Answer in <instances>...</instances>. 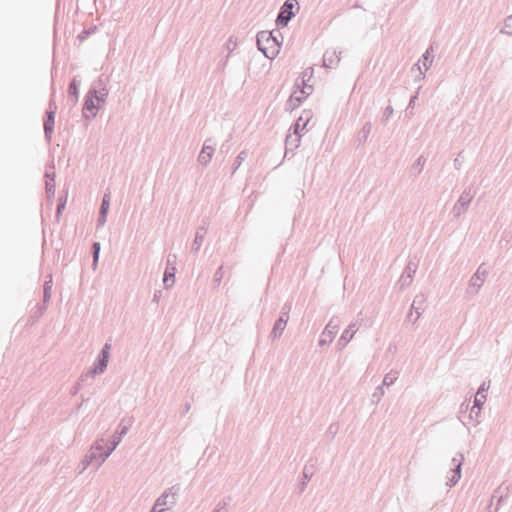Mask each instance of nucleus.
I'll list each match as a JSON object with an SVG mask.
<instances>
[{"mask_svg":"<svg viewBox=\"0 0 512 512\" xmlns=\"http://www.w3.org/2000/svg\"><path fill=\"white\" fill-rule=\"evenodd\" d=\"M384 395V387L383 385H379L375 388L374 393L372 394V403H378L382 396Z\"/></svg>","mask_w":512,"mask_h":512,"instance_id":"42","label":"nucleus"},{"mask_svg":"<svg viewBox=\"0 0 512 512\" xmlns=\"http://www.w3.org/2000/svg\"><path fill=\"white\" fill-rule=\"evenodd\" d=\"M55 125V115L52 114L51 111H45L43 117V130H44V138L47 144L51 143L52 135L54 132Z\"/></svg>","mask_w":512,"mask_h":512,"instance_id":"13","label":"nucleus"},{"mask_svg":"<svg viewBox=\"0 0 512 512\" xmlns=\"http://www.w3.org/2000/svg\"><path fill=\"white\" fill-rule=\"evenodd\" d=\"M94 454L93 452H87L84 458L81 461L82 464V470L87 469L89 466H93L95 469V462L93 461Z\"/></svg>","mask_w":512,"mask_h":512,"instance_id":"38","label":"nucleus"},{"mask_svg":"<svg viewBox=\"0 0 512 512\" xmlns=\"http://www.w3.org/2000/svg\"><path fill=\"white\" fill-rule=\"evenodd\" d=\"M461 155H462V152H459L457 157L454 159V167L457 170H460L462 167V164H463V161L460 159Z\"/></svg>","mask_w":512,"mask_h":512,"instance_id":"56","label":"nucleus"},{"mask_svg":"<svg viewBox=\"0 0 512 512\" xmlns=\"http://www.w3.org/2000/svg\"><path fill=\"white\" fill-rule=\"evenodd\" d=\"M101 251V244L97 241L92 242L90 249V256H99Z\"/></svg>","mask_w":512,"mask_h":512,"instance_id":"50","label":"nucleus"},{"mask_svg":"<svg viewBox=\"0 0 512 512\" xmlns=\"http://www.w3.org/2000/svg\"><path fill=\"white\" fill-rule=\"evenodd\" d=\"M288 320H289V317H284V316L279 315V317L274 322V325H273L272 330L269 335V337L272 340L278 339L282 336V333L286 328Z\"/></svg>","mask_w":512,"mask_h":512,"instance_id":"19","label":"nucleus"},{"mask_svg":"<svg viewBox=\"0 0 512 512\" xmlns=\"http://www.w3.org/2000/svg\"><path fill=\"white\" fill-rule=\"evenodd\" d=\"M509 488L503 487V484L500 485L497 489L494 490L490 503L488 504V508H490L493 504V500L497 499L496 507L493 512H498L500 505L502 502L508 497Z\"/></svg>","mask_w":512,"mask_h":512,"instance_id":"20","label":"nucleus"},{"mask_svg":"<svg viewBox=\"0 0 512 512\" xmlns=\"http://www.w3.org/2000/svg\"><path fill=\"white\" fill-rule=\"evenodd\" d=\"M489 389V384H487L486 382H483L480 387L478 388L477 390V393L476 395L478 396H481V395H486L485 392Z\"/></svg>","mask_w":512,"mask_h":512,"instance_id":"55","label":"nucleus"},{"mask_svg":"<svg viewBox=\"0 0 512 512\" xmlns=\"http://www.w3.org/2000/svg\"><path fill=\"white\" fill-rule=\"evenodd\" d=\"M99 258H82L81 267L83 272H87L89 269L95 271L98 266Z\"/></svg>","mask_w":512,"mask_h":512,"instance_id":"30","label":"nucleus"},{"mask_svg":"<svg viewBox=\"0 0 512 512\" xmlns=\"http://www.w3.org/2000/svg\"><path fill=\"white\" fill-rule=\"evenodd\" d=\"M310 94V92L301 89L294 91L285 103V110L292 112L298 108Z\"/></svg>","mask_w":512,"mask_h":512,"instance_id":"11","label":"nucleus"},{"mask_svg":"<svg viewBox=\"0 0 512 512\" xmlns=\"http://www.w3.org/2000/svg\"><path fill=\"white\" fill-rule=\"evenodd\" d=\"M463 463H464L463 453L457 452L451 460V468L447 475L446 485L449 488L454 487L461 479Z\"/></svg>","mask_w":512,"mask_h":512,"instance_id":"5","label":"nucleus"},{"mask_svg":"<svg viewBox=\"0 0 512 512\" xmlns=\"http://www.w3.org/2000/svg\"><path fill=\"white\" fill-rule=\"evenodd\" d=\"M226 47H227V49L231 52V51H233V50L235 49V47H236V42H233V41H232V38L230 37V38H229V40H228V41H227V43H226Z\"/></svg>","mask_w":512,"mask_h":512,"instance_id":"57","label":"nucleus"},{"mask_svg":"<svg viewBox=\"0 0 512 512\" xmlns=\"http://www.w3.org/2000/svg\"><path fill=\"white\" fill-rule=\"evenodd\" d=\"M294 136L295 137H292V133L289 132V134L285 138V156L284 157H287L289 152H293L300 145L301 135H294Z\"/></svg>","mask_w":512,"mask_h":512,"instance_id":"26","label":"nucleus"},{"mask_svg":"<svg viewBox=\"0 0 512 512\" xmlns=\"http://www.w3.org/2000/svg\"><path fill=\"white\" fill-rule=\"evenodd\" d=\"M90 376H86V373L85 374H82L78 380L76 381V383L72 386L71 390H70V394L72 396H75L82 388L83 386V383L84 381L89 378Z\"/></svg>","mask_w":512,"mask_h":512,"instance_id":"37","label":"nucleus"},{"mask_svg":"<svg viewBox=\"0 0 512 512\" xmlns=\"http://www.w3.org/2000/svg\"><path fill=\"white\" fill-rule=\"evenodd\" d=\"M45 177V190L48 200L52 203V199L55 195V173L46 171Z\"/></svg>","mask_w":512,"mask_h":512,"instance_id":"22","label":"nucleus"},{"mask_svg":"<svg viewBox=\"0 0 512 512\" xmlns=\"http://www.w3.org/2000/svg\"><path fill=\"white\" fill-rule=\"evenodd\" d=\"M111 347V344L108 342L103 345L102 349L94 360L93 365L86 372V376L93 378L105 372L109 363Z\"/></svg>","mask_w":512,"mask_h":512,"instance_id":"4","label":"nucleus"},{"mask_svg":"<svg viewBox=\"0 0 512 512\" xmlns=\"http://www.w3.org/2000/svg\"><path fill=\"white\" fill-rule=\"evenodd\" d=\"M426 159L423 155L419 156L414 163L412 164V169L416 170L417 173H420L423 170Z\"/></svg>","mask_w":512,"mask_h":512,"instance_id":"44","label":"nucleus"},{"mask_svg":"<svg viewBox=\"0 0 512 512\" xmlns=\"http://www.w3.org/2000/svg\"><path fill=\"white\" fill-rule=\"evenodd\" d=\"M434 48H433V45H430L426 51L422 54L421 58L418 60L417 63H415L412 67V71L414 70H418L419 71V75H418V79H424L425 77V72H423L421 70V67H420V63H422V65L424 66V69L425 71H427L432 63H433V59H434Z\"/></svg>","mask_w":512,"mask_h":512,"instance_id":"9","label":"nucleus"},{"mask_svg":"<svg viewBox=\"0 0 512 512\" xmlns=\"http://www.w3.org/2000/svg\"><path fill=\"white\" fill-rule=\"evenodd\" d=\"M81 85V80L79 76H74L68 86L67 94H68V103L72 106H75L79 99V87Z\"/></svg>","mask_w":512,"mask_h":512,"instance_id":"14","label":"nucleus"},{"mask_svg":"<svg viewBox=\"0 0 512 512\" xmlns=\"http://www.w3.org/2000/svg\"><path fill=\"white\" fill-rule=\"evenodd\" d=\"M207 234V227L205 225H201L197 228L195 233V238L191 246V251L197 253L202 245V241Z\"/></svg>","mask_w":512,"mask_h":512,"instance_id":"25","label":"nucleus"},{"mask_svg":"<svg viewBox=\"0 0 512 512\" xmlns=\"http://www.w3.org/2000/svg\"><path fill=\"white\" fill-rule=\"evenodd\" d=\"M488 274V270L484 268V264L480 265L474 275H478L480 278L485 280L486 275Z\"/></svg>","mask_w":512,"mask_h":512,"instance_id":"53","label":"nucleus"},{"mask_svg":"<svg viewBox=\"0 0 512 512\" xmlns=\"http://www.w3.org/2000/svg\"><path fill=\"white\" fill-rule=\"evenodd\" d=\"M333 320H331L325 327L318 344L319 346H325L332 342L334 335L337 333V325L332 326Z\"/></svg>","mask_w":512,"mask_h":512,"instance_id":"21","label":"nucleus"},{"mask_svg":"<svg viewBox=\"0 0 512 512\" xmlns=\"http://www.w3.org/2000/svg\"><path fill=\"white\" fill-rule=\"evenodd\" d=\"M110 203H111V194L108 191V192H106L103 195V198H102V201H101L100 208H99L98 212L108 214L109 208H110Z\"/></svg>","mask_w":512,"mask_h":512,"instance_id":"34","label":"nucleus"},{"mask_svg":"<svg viewBox=\"0 0 512 512\" xmlns=\"http://www.w3.org/2000/svg\"><path fill=\"white\" fill-rule=\"evenodd\" d=\"M500 33L512 36V14L505 18L504 26L500 30Z\"/></svg>","mask_w":512,"mask_h":512,"instance_id":"39","label":"nucleus"},{"mask_svg":"<svg viewBox=\"0 0 512 512\" xmlns=\"http://www.w3.org/2000/svg\"><path fill=\"white\" fill-rule=\"evenodd\" d=\"M256 41L259 51L266 58L274 59L280 52L283 36L279 31H277V35L274 34V31H260L256 35Z\"/></svg>","mask_w":512,"mask_h":512,"instance_id":"2","label":"nucleus"},{"mask_svg":"<svg viewBox=\"0 0 512 512\" xmlns=\"http://www.w3.org/2000/svg\"><path fill=\"white\" fill-rule=\"evenodd\" d=\"M47 307H48V303H44L43 301H42V303H37L31 309L28 322L33 324L36 321H38L43 316V314L45 313Z\"/></svg>","mask_w":512,"mask_h":512,"instance_id":"24","label":"nucleus"},{"mask_svg":"<svg viewBox=\"0 0 512 512\" xmlns=\"http://www.w3.org/2000/svg\"><path fill=\"white\" fill-rule=\"evenodd\" d=\"M464 406H465V409H466V410H468V409H469V403H467L466 405H465V403H462V404H461V409H463V408H464Z\"/></svg>","mask_w":512,"mask_h":512,"instance_id":"63","label":"nucleus"},{"mask_svg":"<svg viewBox=\"0 0 512 512\" xmlns=\"http://www.w3.org/2000/svg\"><path fill=\"white\" fill-rule=\"evenodd\" d=\"M313 113L311 110L305 109L296 121L290 126L289 132L293 135H301L302 131L306 128L309 121L312 119Z\"/></svg>","mask_w":512,"mask_h":512,"instance_id":"10","label":"nucleus"},{"mask_svg":"<svg viewBox=\"0 0 512 512\" xmlns=\"http://www.w3.org/2000/svg\"><path fill=\"white\" fill-rule=\"evenodd\" d=\"M107 215L106 213H100L98 212V218H97V226H103L107 221Z\"/></svg>","mask_w":512,"mask_h":512,"instance_id":"54","label":"nucleus"},{"mask_svg":"<svg viewBox=\"0 0 512 512\" xmlns=\"http://www.w3.org/2000/svg\"><path fill=\"white\" fill-rule=\"evenodd\" d=\"M300 9L299 3L297 0H285L281 5L275 24L278 28L286 27L289 22L296 16Z\"/></svg>","mask_w":512,"mask_h":512,"instance_id":"3","label":"nucleus"},{"mask_svg":"<svg viewBox=\"0 0 512 512\" xmlns=\"http://www.w3.org/2000/svg\"><path fill=\"white\" fill-rule=\"evenodd\" d=\"M131 426V420L122 419L118 424L115 432L111 436L108 445V454H112V452L116 449V447L121 442L122 438L128 433L129 428Z\"/></svg>","mask_w":512,"mask_h":512,"instance_id":"7","label":"nucleus"},{"mask_svg":"<svg viewBox=\"0 0 512 512\" xmlns=\"http://www.w3.org/2000/svg\"><path fill=\"white\" fill-rule=\"evenodd\" d=\"M418 99V91H416L411 97H410V100H409V103L406 107V112H408L409 110H413L414 109V105H415V101Z\"/></svg>","mask_w":512,"mask_h":512,"instance_id":"52","label":"nucleus"},{"mask_svg":"<svg viewBox=\"0 0 512 512\" xmlns=\"http://www.w3.org/2000/svg\"><path fill=\"white\" fill-rule=\"evenodd\" d=\"M211 141V139H207L204 144H203V147L198 155V158H197V161L201 164V165H204V166H207L212 157H213V154H214V147L210 144H208L209 142Z\"/></svg>","mask_w":512,"mask_h":512,"instance_id":"17","label":"nucleus"},{"mask_svg":"<svg viewBox=\"0 0 512 512\" xmlns=\"http://www.w3.org/2000/svg\"><path fill=\"white\" fill-rule=\"evenodd\" d=\"M106 80L104 75H100L84 96L82 117L87 121H91L97 116L101 104H104L107 100L109 90L106 86Z\"/></svg>","mask_w":512,"mask_h":512,"instance_id":"1","label":"nucleus"},{"mask_svg":"<svg viewBox=\"0 0 512 512\" xmlns=\"http://www.w3.org/2000/svg\"><path fill=\"white\" fill-rule=\"evenodd\" d=\"M481 410L480 408H474V407H471L470 408V413L468 415L469 419L470 420H475L476 423H479L480 420H479V417L481 416Z\"/></svg>","mask_w":512,"mask_h":512,"instance_id":"47","label":"nucleus"},{"mask_svg":"<svg viewBox=\"0 0 512 512\" xmlns=\"http://www.w3.org/2000/svg\"><path fill=\"white\" fill-rule=\"evenodd\" d=\"M176 272V262L171 261L170 258H167L166 268L163 273V285L165 289H169L174 285Z\"/></svg>","mask_w":512,"mask_h":512,"instance_id":"12","label":"nucleus"},{"mask_svg":"<svg viewBox=\"0 0 512 512\" xmlns=\"http://www.w3.org/2000/svg\"><path fill=\"white\" fill-rule=\"evenodd\" d=\"M311 477H312V472L308 469L307 466H305L304 469H303V479L298 484L299 493L304 492V490L306 489L307 484L310 481Z\"/></svg>","mask_w":512,"mask_h":512,"instance_id":"32","label":"nucleus"},{"mask_svg":"<svg viewBox=\"0 0 512 512\" xmlns=\"http://www.w3.org/2000/svg\"><path fill=\"white\" fill-rule=\"evenodd\" d=\"M291 308H292V303L289 301L285 302L283 304V306L281 307L280 315L284 316V317H289Z\"/></svg>","mask_w":512,"mask_h":512,"instance_id":"51","label":"nucleus"},{"mask_svg":"<svg viewBox=\"0 0 512 512\" xmlns=\"http://www.w3.org/2000/svg\"><path fill=\"white\" fill-rule=\"evenodd\" d=\"M396 380H397V372H395V373L390 372L385 375L381 385H383V387L384 386L389 387V386L393 385Z\"/></svg>","mask_w":512,"mask_h":512,"instance_id":"41","label":"nucleus"},{"mask_svg":"<svg viewBox=\"0 0 512 512\" xmlns=\"http://www.w3.org/2000/svg\"><path fill=\"white\" fill-rule=\"evenodd\" d=\"M413 278L410 276V274H401L398 284L400 286V289H405L412 283Z\"/></svg>","mask_w":512,"mask_h":512,"instance_id":"40","label":"nucleus"},{"mask_svg":"<svg viewBox=\"0 0 512 512\" xmlns=\"http://www.w3.org/2000/svg\"><path fill=\"white\" fill-rule=\"evenodd\" d=\"M228 58H229V55L226 56V59L221 64L222 67H224L227 64Z\"/></svg>","mask_w":512,"mask_h":512,"instance_id":"64","label":"nucleus"},{"mask_svg":"<svg viewBox=\"0 0 512 512\" xmlns=\"http://www.w3.org/2000/svg\"><path fill=\"white\" fill-rule=\"evenodd\" d=\"M103 440L96 441L88 450V452H93L94 457L93 461L95 462V471L100 468V466L105 462V460L111 455L108 454V445L105 446L101 443Z\"/></svg>","mask_w":512,"mask_h":512,"instance_id":"8","label":"nucleus"},{"mask_svg":"<svg viewBox=\"0 0 512 512\" xmlns=\"http://www.w3.org/2000/svg\"><path fill=\"white\" fill-rule=\"evenodd\" d=\"M418 268V263L414 261H409L406 265L403 274H410V276L413 278L414 274L416 273V270Z\"/></svg>","mask_w":512,"mask_h":512,"instance_id":"43","label":"nucleus"},{"mask_svg":"<svg viewBox=\"0 0 512 512\" xmlns=\"http://www.w3.org/2000/svg\"><path fill=\"white\" fill-rule=\"evenodd\" d=\"M484 283L483 278H480L478 275H472V277L469 280V288L474 289L472 293L476 294L479 289L482 287Z\"/></svg>","mask_w":512,"mask_h":512,"instance_id":"33","label":"nucleus"},{"mask_svg":"<svg viewBox=\"0 0 512 512\" xmlns=\"http://www.w3.org/2000/svg\"><path fill=\"white\" fill-rule=\"evenodd\" d=\"M393 112H394V110L391 105L386 106L383 111L382 121L383 122L389 121V119L393 116Z\"/></svg>","mask_w":512,"mask_h":512,"instance_id":"49","label":"nucleus"},{"mask_svg":"<svg viewBox=\"0 0 512 512\" xmlns=\"http://www.w3.org/2000/svg\"><path fill=\"white\" fill-rule=\"evenodd\" d=\"M474 198V194L472 193V187L469 186L461 193L460 197L454 204L452 208V213L455 218L460 217L463 213L467 211L470 206L471 201Z\"/></svg>","mask_w":512,"mask_h":512,"instance_id":"6","label":"nucleus"},{"mask_svg":"<svg viewBox=\"0 0 512 512\" xmlns=\"http://www.w3.org/2000/svg\"><path fill=\"white\" fill-rule=\"evenodd\" d=\"M159 506H155V504L153 505V507L151 508L150 512H158L157 508Z\"/></svg>","mask_w":512,"mask_h":512,"instance_id":"62","label":"nucleus"},{"mask_svg":"<svg viewBox=\"0 0 512 512\" xmlns=\"http://www.w3.org/2000/svg\"><path fill=\"white\" fill-rule=\"evenodd\" d=\"M98 30V26L97 25H91L87 28H84L77 36V39L79 40V42H83L85 41L86 39H88L91 35H93L94 33H96V31Z\"/></svg>","mask_w":512,"mask_h":512,"instance_id":"31","label":"nucleus"},{"mask_svg":"<svg viewBox=\"0 0 512 512\" xmlns=\"http://www.w3.org/2000/svg\"><path fill=\"white\" fill-rule=\"evenodd\" d=\"M179 486L174 485L168 489H166L155 501V506L164 507L168 504V498L171 495L173 497L172 505L176 504L175 496L179 493Z\"/></svg>","mask_w":512,"mask_h":512,"instance_id":"15","label":"nucleus"},{"mask_svg":"<svg viewBox=\"0 0 512 512\" xmlns=\"http://www.w3.org/2000/svg\"><path fill=\"white\" fill-rule=\"evenodd\" d=\"M225 506H226V503H223V505L215 510H213L212 512H225V511H221L222 509L225 510Z\"/></svg>","mask_w":512,"mask_h":512,"instance_id":"61","label":"nucleus"},{"mask_svg":"<svg viewBox=\"0 0 512 512\" xmlns=\"http://www.w3.org/2000/svg\"><path fill=\"white\" fill-rule=\"evenodd\" d=\"M191 409V404L186 402L183 406V410H182V415H185L186 413L189 412V410Z\"/></svg>","mask_w":512,"mask_h":512,"instance_id":"59","label":"nucleus"},{"mask_svg":"<svg viewBox=\"0 0 512 512\" xmlns=\"http://www.w3.org/2000/svg\"><path fill=\"white\" fill-rule=\"evenodd\" d=\"M223 276H224V272H223V265L219 266L218 269L216 270L215 274H214V277H213V283L218 286L220 285L222 279H223Z\"/></svg>","mask_w":512,"mask_h":512,"instance_id":"46","label":"nucleus"},{"mask_svg":"<svg viewBox=\"0 0 512 512\" xmlns=\"http://www.w3.org/2000/svg\"><path fill=\"white\" fill-rule=\"evenodd\" d=\"M246 158H247V152L245 150L241 151L236 156L234 163H233V167H232V172H231L232 175L238 170V168L241 166L242 162L245 161Z\"/></svg>","mask_w":512,"mask_h":512,"instance_id":"36","label":"nucleus"},{"mask_svg":"<svg viewBox=\"0 0 512 512\" xmlns=\"http://www.w3.org/2000/svg\"><path fill=\"white\" fill-rule=\"evenodd\" d=\"M425 302H426V297L423 293L417 294L414 297V300L411 305V311L408 315V319H410L413 311L416 313V318L413 320V323H415L418 320V318L421 316V314L423 313V311L425 309L424 308Z\"/></svg>","mask_w":512,"mask_h":512,"instance_id":"18","label":"nucleus"},{"mask_svg":"<svg viewBox=\"0 0 512 512\" xmlns=\"http://www.w3.org/2000/svg\"><path fill=\"white\" fill-rule=\"evenodd\" d=\"M340 61V56L336 51L327 50L323 55V65L326 68H332L337 65Z\"/></svg>","mask_w":512,"mask_h":512,"instance_id":"28","label":"nucleus"},{"mask_svg":"<svg viewBox=\"0 0 512 512\" xmlns=\"http://www.w3.org/2000/svg\"><path fill=\"white\" fill-rule=\"evenodd\" d=\"M162 295V291L161 290H156L153 294V299H152V302L154 303H158L160 297Z\"/></svg>","mask_w":512,"mask_h":512,"instance_id":"58","label":"nucleus"},{"mask_svg":"<svg viewBox=\"0 0 512 512\" xmlns=\"http://www.w3.org/2000/svg\"><path fill=\"white\" fill-rule=\"evenodd\" d=\"M52 285H53L52 274H48L46 276L44 284H43V297H42V299H43L44 303H49V301L51 299Z\"/></svg>","mask_w":512,"mask_h":512,"instance_id":"29","label":"nucleus"},{"mask_svg":"<svg viewBox=\"0 0 512 512\" xmlns=\"http://www.w3.org/2000/svg\"><path fill=\"white\" fill-rule=\"evenodd\" d=\"M66 202H67V197L66 196L60 197L58 199V203H57V207H56V217L57 218L60 217V215L62 214L63 210L65 209Z\"/></svg>","mask_w":512,"mask_h":512,"instance_id":"45","label":"nucleus"},{"mask_svg":"<svg viewBox=\"0 0 512 512\" xmlns=\"http://www.w3.org/2000/svg\"><path fill=\"white\" fill-rule=\"evenodd\" d=\"M356 324L351 323L341 334L340 338L338 339L337 345L340 349L344 348L349 341L353 338L354 334L356 333L357 329L355 328Z\"/></svg>","mask_w":512,"mask_h":512,"instance_id":"23","label":"nucleus"},{"mask_svg":"<svg viewBox=\"0 0 512 512\" xmlns=\"http://www.w3.org/2000/svg\"><path fill=\"white\" fill-rule=\"evenodd\" d=\"M486 397V395H475L472 407L482 409V406L486 401Z\"/></svg>","mask_w":512,"mask_h":512,"instance_id":"48","label":"nucleus"},{"mask_svg":"<svg viewBox=\"0 0 512 512\" xmlns=\"http://www.w3.org/2000/svg\"><path fill=\"white\" fill-rule=\"evenodd\" d=\"M55 94H56V91H55V87H54V82L52 81L51 94H50V99L48 102V108L46 109V111H51L53 115H56V112H57V105L55 102Z\"/></svg>","mask_w":512,"mask_h":512,"instance_id":"35","label":"nucleus"},{"mask_svg":"<svg viewBox=\"0 0 512 512\" xmlns=\"http://www.w3.org/2000/svg\"><path fill=\"white\" fill-rule=\"evenodd\" d=\"M336 430H337V427H336V425H335V424H331V425L329 426V428H328V431H329V433H331V434H335V433H336Z\"/></svg>","mask_w":512,"mask_h":512,"instance_id":"60","label":"nucleus"},{"mask_svg":"<svg viewBox=\"0 0 512 512\" xmlns=\"http://www.w3.org/2000/svg\"><path fill=\"white\" fill-rule=\"evenodd\" d=\"M313 74H314V70L312 67H308L306 68L300 75V80L301 82H299V79L296 80V86L298 89H301V90H306L307 92H310L312 93L313 91V86L312 85H309L308 82L311 80V78L313 77Z\"/></svg>","mask_w":512,"mask_h":512,"instance_id":"16","label":"nucleus"},{"mask_svg":"<svg viewBox=\"0 0 512 512\" xmlns=\"http://www.w3.org/2000/svg\"><path fill=\"white\" fill-rule=\"evenodd\" d=\"M371 129H372V124L370 121H367L363 125V127L360 129V131L358 132V134L356 136L355 142L357 143V148L360 147L361 145H363L367 141L369 134L371 132Z\"/></svg>","mask_w":512,"mask_h":512,"instance_id":"27","label":"nucleus"}]
</instances>
